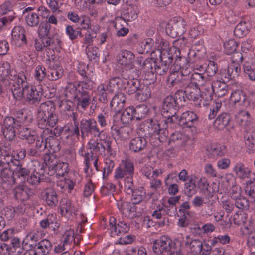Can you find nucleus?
<instances>
[{
    "instance_id": "f257e3e1",
    "label": "nucleus",
    "mask_w": 255,
    "mask_h": 255,
    "mask_svg": "<svg viewBox=\"0 0 255 255\" xmlns=\"http://www.w3.org/2000/svg\"><path fill=\"white\" fill-rule=\"evenodd\" d=\"M182 100L185 101L184 93L180 89L176 92L174 96L168 95L164 99L161 114L164 118V124H171L177 120V108Z\"/></svg>"
},
{
    "instance_id": "f03ea898",
    "label": "nucleus",
    "mask_w": 255,
    "mask_h": 255,
    "mask_svg": "<svg viewBox=\"0 0 255 255\" xmlns=\"http://www.w3.org/2000/svg\"><path fill=\"white\" fill-rule=\"evenodd\" d=\"M174 67L175 69H172V72L168 76L167 81L177 89L186 90L190 88L189 79V74H190L189 69L187 67L184 68V63H182V66L179 69L177 65L175 64Z\"/></svg>"
},
{
    "instance_id": "7ed1b4c3",
    "label": "nucleus",
    "mask_w": 255,
    "mask_h": 255,
    "mask_svg": "<svg viewBox=\"0 0 255 255\" xmlns=\"http://www.w3.org/2000/svg\"><path fill=\"white\" fill-rule=\"evenodd\" d=\"M112 141L110 137L100 139L99 142L97 139L92 138L87 144V148L89 150L87 153H92L97 155H104L106 156H115L116 151L112 147Z\"/></svg>"
},
{
    "instance_id": "20e7f679",
    "label": "nucleus",
    "mask_w": 255,
    "mask_h": 255,
    "mask_svg": "<svg viewBox=\"0 0 255 255\" xmlns=\"http://www.w3.org/2000/svg\"><path fill=\"white\" fill-rule=\"evenodd\" d=\"M7 80L13 81L11 90L14 98L16 100H21L25 86L27 87L29 85L25 73L22 72L17 74L15 71H13Z\"/></svg>"
},
{
    "instance_id": "39448f33",
    "label": "nucleus",
    "mask_w": 255,
    "mask_h": 255,
    "mask_svg": "<svg viewBox=\"0 0 255 255\" xmlns=\"http://www.w3.org/2000/svg\"><path fill=\"white\" fill-rule=\"evenodd\" d=\"M80 129L82 137L91 136L99 137L102 132L96 120L93 118L83 119L80 121Z\"/></svg>"
},
{
    "instance_id": "423d86ee",
    "label": "nucleus",
    "mask_w": 255,
    "mask_h": 255,
    "mask_svg": "<svg viewBox=\"0 0 255 255\" xmlns=\"http://www.w3.org/2000/svg\"><path fill=\"white\" fill-rule=\"evenodd\" d=\"M121 79L118 77L111 78L106 83L100 84L97 88L99 100L102 103L107 101V92H113L115 89H118Z\"/></svg>"
},
{
    "instance_id": "0eeeda50",
    "label": "nucleus",
    "mask_w": 255,
    "mask_h": 255,
    "mask_svg": "<svg viewBox=\"0 0 255 255\" xmlns=\"http://www.w3.org/2000/svg\"><path fill=\"white\" fill-rule=\"evenodd\" d=\"M44 161L47 167L54 170L57 177H62L68 172V164L66 162H57L53 155L46 154L44 156Z\"/></svg>"
},
{
    "instance_id": "6e6552de",
    "label": "nucleus",
    "mask_w": 255,
    "mask_h": 255,
    "mask_svg": "<svg viewBox=\"0 0 255 255\" xmlns=\"http://www.w3.org/2000/svg\"><path fill=\"white\" fill-rule=\"evenodd\" d=\"M147 131L149 136L158 139L160 142H164L166 140L168 133L166 128L161 127L157 120L150 119Z\"/></svg>"
},
{
    "instance_id": "1a4fd4ad",
    "label": "nucleus",
    "mask_w": 255,
    "mask_h": 255,
    "mask_svg": "<svg viewBox=\"0 0 255 255\" xmlns=\"http://www.w3.org/2000/svg\"><path fill=\"white\" fill-rule=\"evenodd\" d=\"M23 98L25 96L26 101L30 104L37 105L41 101L42 95V86L41 84L37 86L35 85H29L25 86L23 90Z\"/></svg>"
},
{
    "instance_id": "9d476101",
    "label": "nucleus",
    "mask_w": 255,
    "mask_h": 255,
    "mask_svg": "<svg viewBox=\"0 0 255 255\" xmlns=\"http://www.w3.org/2000/svg\"><path fill=\"white\" fill-rule=\"evenodd\" d=\"M41 113L46 118L49 126L54 127L58 121V116L55 112V107L53 103L47 101L42 103L40 106Z\"/></svg>"
},
{
    "instance_id": "9b49d317",
    "label": "nucleus",
    "mask_w": 255,
    "mask_h": 255,
    "mask_svg": "<svg viewBox=\"0 0 255 255\" xmlns=\"http://www.w3.org/2000/svg\"><path fill=\"white\" fill-rule=\"evenodd\" d=\"M198 120V117L196 114L188 111L183 112L179 118L177 116V120L173 123H177L183 128H189L193 131L195 129V124Z\"/></svg>"
},
{
    "instance_id": "f8f14e48",
    "label": "nucleus",
    "mask_w": 255,
    "mask_h": 255,
    "mask_svg": "<svg viewBox=\"0 0 255 255\" xmlns=\"http://www.w3.org/2000/svg\"><path fill=\"white\" fill-rule=\"evenodd\" d=\"M137 62L144 73V78L150 82H153L156 79L154 72L156 62L151 58L146 59L143 61V59L141 57L137 60Z\"/></svg>"
},
{
    "instance_id": "ddd939ff",
    "label": "nucleus",
    "mask_w": 255,
    "mask_h": 255,
    "mask_svg": "<svg viewBox=\"0 0 255 255\" xmlns=\"http://www.w3.org/2000/svg\"><path fill=\"white\" fill-rule=\"evenodd\" d=\"M174 245L172 240L168 237L164 235L154 241L153 251L157 255L162 254L164 252L172 253V247Z\"/></svg>"
},
{
    "instance_id": "4468645a",
    "label": "nucleus",
    "mask_w": 255,
    "mask_h": 255,
    "mask_svg": "<svg viewBox=\"0 0 255 255\" xmlns=\"http://www.w3.org/2000/svg\"><path fill=\"white\" fill-rule=\"evenodd\" d=\"M130 229L129 225L125 221H119L116 224V220L114 217H110L109 222L108 229L112 237H115L123 235L128 233Z\"/></svg>"
},
{
    "instance_id": "2eb2a0df",
    "label": "nucleus",
    "mask_w": 255,
    "mask_h": 255,
    "mask_svg": "<svg viewBox=\"0 0 255 255\" xmlns=\"http://www.w3.org/2000/svg\"><path fill=\"white\" fill-rule=\"evenodd\" d=\"M249 98L251 99L252 101V105L249 100L247 99L244 93L240 90H237L231 93L230 97V101L234 104L239 103V105L245 107H253L255 103V93H251Z\"/></svg>"
},
{
    "instance_id": "dca6fc26",
    "label": "nucleus",
    "mask_w": 255,
    "mask_h": 255,
    "mask_svg": "<svg viewBox=\"0 0 255 255\" xmlns=\"http://www.w3.org/2000/svg\"><path fill=\"white\" fill-rule=\"evenodd\" d=\"M145 107L144 105H141L134 108L133 106H129L125 109L122 112L121 120L124 124H129L132 119H136L140 120L142 118L141 109Z\"/></svg>"
},
{
    "instance_id": "f3484780",
    "label": "nucleus",
    "mask_w": 255,
    "mask_h": 255,
    "mask_svg": "<svg viewBox=\"0 0 255 255\" xmlns=\"http://www.w3.org/2000/svg\"><path fill=\"white\" fill-rule=\"evenodd\" d=\"M43 46L45 47L46 55L50 58V56H53L54 50L59 49L61 47V41L58 35H53L52 37L45 36L42 37Z\"/></svg>"
},
{
    "instance_id": "a211bd4d",
    "label": "nucleus",
    "mask_w": 255,
    "mask_h": 255,
    "mask_svg": "<svg viewBox=\"0 0 255 255\" xmlns=\"http://www.w3.org/2000/svg\"><path fill=\"white\" fill-rule=\"evenodd\" d=\"M134 59V54L131 51L126 50L121 51L117 55L118 63L126 70H130L133 68Z\"/></svg>"
},
{
    "instance_id": "6ab92c4d",
    "label": "nucleus",
    "mask_w": 255,
    "mask_h": 255,
    "mask_svg": "<svg viewBox=\"0 0 255 255\" xmlns=\"http://www.w3.org/2000/svg\"><path fill=\"white\" fill-rule=\"evenodd\" d=\"M31 164L34 168H31V172L27 177V182L32 185H37L40 183L43 176L42 166L37 161H32Z\"/></svg>"
},
{
    "instance_id": "aec40b11",
    "label": "nucleus",
    "mask_w": 255,
    "mask_h": 255,
    "mask_svg": "<svg viewBox=\"0 0 255 255\" xmlns=\"http://www.w3.org/2000/svg\"><path fill=\"white\" fill-rule=\"evenodd\" d=\"M187 43V39L184 38H181L175 40L173 42V48L175 49L174 57L176 58L175 64L178 66V69L181 68L182 66L181 61L184 63L186 61V58L180 56L181 51L184 50Z\"/></svg>"
},
{
    "instance_id": "412c9836",
    "label": "nucleus",
    "mask_w": 255,
    "mask_h": 255,
    "mask_svg": "<svg viewBox=\"0 0 255 255\" xmlns=\"http://www.w3.org/2000/svg\"><path fill=\"white\" fill-rule=\"evenodd\" d=\"M11 42L12 45L18 47L27 44L25 30L23 27L16 26L13 28Z\"/></svg>"
},
{
    "instance_id": "4be33fe9",
    "label": "nucleus",
    "mask_w": 255,
    "mask_h": 255,
    "mask_svg": "<svg viewBox=\"0 0 255 255\" xmlns=\"http://www.w3.org/2000/svg\"><path fill=\"white\" fill-rule=\"evenodd\" d=\"M48 76L47 78L50 81H56L61 78L63 74V69L58 64L55 63L54 58L47 59Z\"/></svg>"
},
{
    "instance_id": "5701e85b",
    "label": "nucleus",
    "mask_w": 255,
    "mask_h": 255,
    "mask_svg": "<svg viewBox=\"0 0 255 255\" xmlns=\"http://www.w3.org/2000/svg\"><path fill=\"white\" fill-rule=\"evenodd\" d=\"M200 92V97L203 106H207L210 104L213 98L214 89L212 83L211 81L207 82L206 84L198 88Z\"/></svg>"
},
{
    "instance_id": "b1692460",
    "label": "nucleus",
    "mask_w": 255,
    "mask_h": 255,
    "mask_svg": "<svg viewBox=\"0 0 255 255\" xmlns=\"http://www.w3.org/2000/svg\"><path fill=\"white\" fill-rule=\"evenodd\" d=\"M117 207L124 217L132 219L135 216L137 207L132 202L119 201L117 202Z\"/></svg>"
},
{
    "instance_id": "393cba45",
    "label": "nucleus",
    "mask_w": 255,
    "mask_h": 255,
    "mask_svg": "<svg viewBox=\"0 0 255 255\" xmlns=\"http://www.w3.org/2000/svg\"><path fill=\"white\" fill-rule=\"evenodd\" d=\"M183 244L189 251L194 255L201 253L203 248L202 242L198 239H193L187 235L183 240Z\"/></svg>"
},
{
    "instance_id": "a878e982",
    "label": "nucleus",
    "mask_w": 255,
    "mask_h": 255,
    "mask_svg": "<svg viewBox=\"0 0 255 255\" xmlns=\"http://www.w3.org/2000/svg\"><path fill=\"white\" fill-rule=\"evenodd\" d=\"M189 77L190 87H193V90L196 91L207 82L210 81L208 78L204 74L197 72H194L190 75L189 74Z\"/></svg>"
},
{
    "instance_id": "bb28decb",
    "label": "nucleus",
    "mask_w": 255,
    "mask_h": 255,
    "mask_svg": "<svg viewBox=\"0 0 255 255\" xmlns=\"http://www.w3.org/2000/svg\"><path fill=\"white\" fill-rule=\"evenodd\" d=\"M43 138H44L47 144V148L49 150H51L53 152H56L60 150L61 147L60 142L54 137L52 134L51 129H47L43 131Z\"/></svg>"
},
{
    "instance_id": "cd10ccee",
    "label": "nucleus",
    "mask_w": 255,
    "mask_h": 255,
    "mask_svg": "<svg viewBox=\"0 0 255 255\" xmlns=\"http://www.w3.org/2000/svg\"><path fill=\"white\" fill-rule=\"evenodd\" d=\"M41 196L48 206L55 207L58 204L57 194L53 189L47 188L44 189L41 192Z\"/></svg>"
},
{
    "instance_id": "c85d7f7f",
    "label": "nucleus",
    "mask_w": 255,
    "mask_h": 255,
    "mask_svg": "<svg viewBox=\"0 0 255 255\" xmlns=\"http://www.w3.org/2000/svg\"><path fill=\"white\" fill-rule=\"evenodd\" d=\"M188 140L186 135L179 131H175L170 136L168 143L171 146L178 148L184 146Z\"/></svg>"
},
{
    "instance_id": "c756f323",
    "label": "nucleus",
    "mask_w": 255,
    "mask_h": 255,
    "mask_svg": "<svg viewBox=\"0 0 255 255\" xmlns=\"http://www.w3.org/2000/svg\"><path fill=\"white\" fill-rule=\"evenodd\" d=\"M52 248L51 242L46 239H43L36 244L34 247V255H48Z\"/></svg>"
},
{
    "instance_id": "7c9ffc66",
    "label": "nucleus",
    "mask_w": 255,
    "mask_h": 255,
    "mask_svg": "<svg viewBox=\"0 0 255 255\" xmlns=\"http://www.w3.org/2000/svg\"><path fill=\"white\" fill-rule=\"evenodd\" d=\"M11 169L13 170V175L21 178L22 180H25L30 173L29 170L20 160H15Z\"/></svg>"
},
{
    "instance_id": "2f4dec72",
    "label": "nucleus",
    "mask_w": 255,
    "mask_h": 255,
    "mask_svg": "<svg viewBox=\"0 0 255 255\" xmlns=\"http://www.w3.org/2000/svg\"><path fill=\"white\" fill-rule=\"evenodd\" d=\"M60 203L61 213L63 216H70L77 211V208L67 198L62 199Z\"/></svg>"
},
{
    "instance_id": "473e14b6",
    "label": "nucleus",
    "mask_w": 255,
    "mask_h": 255,
    "mask_svg": "<svg viewBox=\"0 0 255 255\" xmlns=\"http://www.w3.org/2000/svg\"><path fill=\"white\" fill-rule=\"evenodd\" d=\"M117 139L120 140H126L130 138L133 134V129L129 126H124L114 129Z\"/></svg>"
},
{
    "instance_id": "72a5a7b5",
    "label": "nucleus",
    "mask_w": 255,
    "mask_h": 255,
    "mask_svg": "<svg viewBox=\"0 0 255 255\" xmlns=\"http://www.w3.org/2000/svg\"><path fill=\"white\" fill-rule=\"evenodd\" d=\"M233 171L237 177L242 179L249 178L251 173V170L241 162L236 163Z\"/></svg>"
},
{
    "instance_id": "f704fd0d",
    "label": "nucleus",
    "mask_w": 255,
    "mask_h": 255,
    "mask_svg": "<svg viewBox=\"0 0 255 255\" xmlns=\"http://www.w3.org/2000/svg\"><path fill=\"white\" fill-rule=\"evenodd\" d=\"M147 145L146 139L142 137L133 138L129 143V149L134 152H138L143 150Z\"/></svg>"
},
{
    "instance_id": "c9c22d12",
    "label": "nucleus",
    "mask_w": 255,
    "mask_h": 255,
    "mask_svg": "<svg viewBox=\"0 0 255 255\" xmlns=\"http://www.w3.org/2000/svg\"><path fill=\"white\" fill-rule=\"evenodd\" d=\"M231 119L230 115L227 112L220 114L215 120L214 127L219 130H223L229 125Z\"/></svg>"
},
{
    "instance_id": "e433bc0d",
    "label": "nucleus",
    "mask_w": 255,
    "mask_h": 255,
    "mask_svg": "<svg viewBox=\"0 0 255 255\" xmlns=\"http://www.w3.org/2000/svg\"><path fill=\"white\" fill-rule=\"evenodd\" d=\"M212 83L214 93L218 97H222L227 93L229 87L226 83L219 80H214Z\"/></svg>"
},
{
    "instance_id": "4c0bfd02",
    "label": "nucleus",
    "mask_w": 255,
    "mask_h": 255,
    "mask_svg": "<svg viewBox=\"0 0 255 255\" xmlns=\"http://www.w3.org/2000/svg\"><path fill=\"white\" fill-rule=\"evenodd\" d=\"M15 198L24 201L29 199L32 195V191L26 186H18L14 190Z\"/></svg>"
},
{
    "instance_id": "58836bf2",
    "label": "nucleus",
    "mask_w": 255,
    "mask_h": 255,
    "mask_svg": "<svg viewBox=\"0 0 255 255\" xmlns=\"http://www.w3.org/2000/svg\"><path fill=\"white\" fill-rule=\"evenodd\" d=\"M125 101L126 97L124 94L119 93L113 97L111 101L110 106L115 111H119L124 107Z\"/></svg>"
},
{
    "instance_id": "ea45409f",
    "label": "nucleus",
    "mask_w": 255,
    "mask_h": 255,
    "mask_svg": "<svg viewBox=\"0 0 255 255\" xmlns=\"http://www.w3.org/2000/svg\"><path fill=\"white\" fill-rule=\"evenodd\" d=\"M237 123L242 126H248L251 120V117L249 112L246 110H240L235 115Z\"/></svg>"
},
{
    "instance_id": "a19ab883",
    "label": "nucleus",
    "mask_w": 255,
    "mask_h": 255,
    "mask_svg": "<svg viewBox=\"0 0 255 255\" xmlns=\"http://www.w3.org/2000/svg\"><path fill=\"white\" fill-rule=\"evenodd\" d=\"M174 21L172 27V30L178 36L183 35L186 31V21L180 17L176 18Z\"/></svg>"
},
{
    "instance_id": "79ce46f5",
    "label": "nucleus",
    "mask_w": 255,
    "mask_h": 255,
    "mask_svg": "<svg viewBox=\"0 0 255 255\" xmlns=\"http://www.w3.org/2000/svg\"><path fill=\"white\" fill-rule=\"evenodd\" d=\"M151 92L149 87L141 84L136 93V98L141 101H146L150 98Z\"/></svg>"
},
{
    "instance_id": "37998d69",
    "label": "nucleus",
    "mask_w": 255,
    "mask_h": 255,
    "mask_svg": "<svg viewBox=\"0 0 255 255\" xmlns=\"http://www.w3.org/2000/svg\"><path fill=\"white\" fill-rule=\"evenodd\" d=\"M16 121L19 126L20 125H27L32 121V118L28 115L24 109L19 110L16 111L15 113Z\"/></svg>"
},
{
    "instance_id": "c03bdc74",
    "label": "nucleus",
    "mask_w": 255,
    "mask_h": 255,
    "mask_svg": "<svg viewBox=\"0 0 255 255\" xmlns=\"http://www.w3.org/2000/svg\"><path fill=\"white\" fill-rule=\"evenodd\" d=\"M142 174L148 179L157 178L162 173L161 169H153L151 166L144 165L141 169Z\"/></svg>"
},
{
    "instance_id": "a18cd8bd",
    "label": "nucleus",
    "mask_w": 255,
    "mask_h": 255,
    "mask_svg": "<svg viewBox=\"0 0 255 255\" xmlns=\"http://www.w3.org/2000/svg\"><path fill=\"white\" fill-rule=\"evenodd\" d=\"M198 90H199L196 91L195 90H193V87H191L187 88L183 91V92L184 93V94L186 93L187 97L189 100L194 102L195 105L201 107L203 106V103H202L200 95H199L196 93Z\"/></svg>"
},
{
    "instance_id": "49530a36",
    "label": "nucleus",
    "mask_w": 255,
    "mask_h": 255,
    "mask_svg": "<svg viewBox=\"0 0 255 255\" xmlns=\"http://www.w3.org/2000/svg\"><path fill=\"white\" fill-rule=\"evenodd\" d=\"M250 24L245 21L238 24L235 28L234 33L235 36L240 38L245 36L250 29Z\"/></svg>"
},
{
    "instance_id": "de8ad7c7",
    "label": "nucleus",
    "mask_w": 255,
    "mask_h": 255,
    "mask_svg": "<svg viewBox=\"0 0 255 255\" xmlns=\"http://www.w3.org/2000/svg\"><path fill=\"white\" fill-rule=\"evenodd\" d=\"M207 151L211 157L215 158L223 156L225 153V149L223 146L212 145L207 147Z\"/></svg>"
},
{
    "instance_id": "09e8293b",
    "label": "nucleus",
    "mask_w": 255,
    "mask_h": 255,
    "mask_svg": "<svg viewBox=\"0 0 255 255\" xmlns=\"http://www.w3.org/2000/svg\"><path fill=\"white\" fill-rule=\"evenodd\" d=\"M173 58L170 57H168V61H163L157 64L156 63V66H155V72L159 75H163L168 71L170 64L172 62Z\"/></svg>"
},
{
    "instance_id": "8fccbe9b",
    "label": "nucleus",
    "mask_w": 255,
    "mask_h": 255,
    "mask_svg": "<svg viewBox=\"0 0 255 255\" xmlns=\"http://www.w3.org/2000/svg\"><path fill=\"white\" fill-rule=\"evenodd\" d=\"M131 201L135 204L140 203L145 197V191L143 187H140L133 191Z\"/></svg>"
},
{
    "instance_id": "3c124183",
    "label": "nucleus",
    "mask_w": 255,
    "mask_h": 255,
    "mask_svg": "<svg viewBox=\"0 0 255 255\" xmlns=\"http://www.w3.org/2000/svg\"><path fill=\"white\" fill-rule=\"evenodd\" d=\"M79 94L77 95L78 100V105L83 109H85L90 104V96L89 92L83 90L78 91Z\"/></svg>"
},
{
    "instance_id": "603ef678",
    "label": "nucleus",
    "mask_w": 255,
    "mask_h": 255,
    "mask_svg": "<svg viewBox=\"0 0 255 255\" xmlns=\"http://www.w3.org/2000/svg\"><path fill=\"white\" fill-rule=\"evenodd\" d=\"M240 64H235L231 62L229 64L227 68L226 74L227 78L229 79H233L238 77L240 72Z\"/></svg>"
},
{
    "instance_id": "864d4df0",
    "label": "nucleus",
    "mask_w": 255,
    "mask_h": 255,
    "mask_svg": "<svg viewBox=\"0 0 255 255\" xmlns=\"http://www.w3.org/2000/svg\"><path fill=\"white\" fill-rule=\"evenodd\" d=\"M138 13V10L134 7H128L127 12L123 14V17H118L117 20L122 19L126 22L131 21L137 18Z\"/></svg>"
},
{
    "instance_id": "5fc2aeb1",
    "label": "nucleus",
    "mask_w": 255,
    "mask_h": 255,
    "mask_svg": "<svg viewBox=\"0 0 255 255\" xmlns=\"http://www.w3.org/2000/svg\"><path fill=\"white\" fill-rule=\"evenodd\" d=\"M176 177L174 173L168 174L165 179V184L166 186H169L168 188V192L170 194L175 195L179 190L178 186L176 184H172V180Z\"/></svg>"
},
{
    "instance_id": "6e6d98bb",
    "label": "nucleus",
    "mask_w": 255,
    "mask_h": 255,
    "mask_svg": "<svg viewBox=\"0 0 255 255\" xmlns=\"http://www.w3.org/2000/svg\"><path fill=\"white\" fill-rule=\"evenodd\" d=\"M33 75L35 79L40 83L46 77H47L48 73L46 72V69L43 65H38L35 66Z\"/></svg>"
},
{
    "instance_id": "4d7b16f0",
    "label": "nucleus",
    "mask_w": 255,
    "mask_h": 255,
    "mask_svg": "<svg viewBox=\"0 0 255 255\" xmlns=\"http://www.w3.org/2000/svg\"><path fill=\"white\" fill-rule=\"evenodd\" d=\"M23 251V248L21 247L20 239L18 238H13L11 239V247L9 252L11 255H19Z\"/></svg>"
},
{
    "instance_id": "13d9d810",
    "label": "nucleus",
    "mask_w": 255,
    "mask_h": 255,
    "mask_svg": "<svg viewBox=\"0 0 255 255\" xmlns=\"http://www.w3.org/2000/svg\"><path fill=\"white\" fill-rule=\"evenodd\" d=\"M243 70L246 76L251 81H255V67L248 62H245L243 65Z\"/></svg>"
},
{
    "instance_id": "bf43d9fd",
    "label": "nucleus",
    "mask_w": 255,
    "mask_h": 255,
    "mask_svg": "<svg viewBox=\"0 0 255 255\" xmlns=\"http://www.w3.org/2000/svg\"><path fill=\"white\" fill-rule=\"evenodd\" d=\"M14 71L11 69L10 64L7 62H3L0 63V76L3 79H8L12 73Z\"/></svg>"
},
{
    "instance_id": "052dcab7",
    "label": "nucleus",
    "mask_w": 255,
    "mask_h": 255,
    "mask_svg": "<svg viewBox=\"0 0 255 255\" xmlns=\"http://www.w3.org/2000/svg\"><path fill=\"white\" fill-rule=\"evenodd\" d=\"M132 177V175L130 174H128L125 170L122 169L119 167L115 170L114 177L115 179L118 182L119 185H121L122 180Z\"/></svg>"
},
{
    "instance_id": "680f3d73",
    "label": "nucleus",
    "mask_w": 255,
    "mask_h": 255,
    "mask_svg": "<svg viewBox=\"0 0 255 255\" xmlns=\"http://www.w3.org/2000/svg\"><path fill=\"white\" fill-rule=\"evenodd\" d=\"M56 217L55 215L49 214L46 218L40 222V225L43 229H46L50 225H51V227H53L52 225L54 223H55L56 224L55 226H56V228H58L59 224L56 222Z\"/></svg>"
},
{
    "instance_id": "e2e57ef3",
    "label": "nucleus",
    "mask_w": 255,
    "mask_h": 255,
    "mask_svg": "<svg viewBox=\"0 0 255 255\" xmlns=\"http://www.w3.org/2000/svg\"><path fill=\"white\" fill-rule=\"evenodd\" d=\"M94 161V166L96 170H98V158L97 155H93L92 153H87L85 155V162L84 164L85 165V167L84 168V170L85 172L88 173L89 168L91 165L90 161Z\"/></svg>"
},
{
    "instance_id": "0e129e2a",
    "label": "nucleus",
    "mask_w": 255,
    "mask_h": 255,
    "mask_svg": "<svg viewBox=\"0 0 255 255\" xmlns=\"http://www.w3.org/2000/svg\"><path fill=\"white\" fill-rule=\"evenodd\" d=\"M140 82L136 79H131L127 83L126 88V92L129 95L136 93L139 87L140 86Z\"/></svg>"
},
{
    "instance_id": "69168bd1",
    "label": "nucleus",
    "mask_w": 255,
    "mask_h": 255,
    "mask_svg": "<svg viewBox=\"0 0 255 255\" xmlns=\"http://www.w3.org/2000/svg\"><path fill=\"white\" fill-rule=\"evenodd\" d=\"M247 219L248 215L243 210L236 212L233 218L234 223L237 225L244 224L246 222Z\"/></svg>"
},
{
    "instance_id": "338daca9",
    "label": "nucleus",
    "mask_w": 255,
    "mask_h": 255,
    "mask_svg": "<svg viewBox=\"0 0 255 255\" xmlns=\"http://www.w3.org/2000/svg\"><path fill=\"white\" fill-rule=\"evenodd\" d=\"M184 192L188 197H192L197 193L195 182L190 180L184 184Z\"/></svg>"
},
{
    "instance_id": "774afa93",
    "label": "nucleus",
    "mask_w": 255,
    "mask_h": 255,
    "mask_svg": "<svg viewBox=\"0 0 255 255\" xmlns=\"http://www.w3.org/2000/svg\"><path fill=\"white\" fill-rule=\"evenodd\" d=\"M39 21L40 19L38 14L36 13H29L26 17V22L29 26H37L39 23Z\"/></svg>"
}]
</instances>
